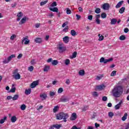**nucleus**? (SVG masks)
<instances>
[{"label":"nucleus","instance_id":"nucleus-59","mask_svg":"<svg viewBox=\"0 0 129 129\" xmlns=\"http://www.w3.org/2000/svg\"><path fill=\"white\" fill-rule=\"evenodd\" d=\"M102 100H103V101H106V100H107V97L103 96L102 97Z\"/></svg>","mask_w":129,"mask_h":129},{"label":"nucleus","instance_id":"nucleus-51","mask_svg":"<svg viewBox=\"0 0 129 129\" xmlns=\"http://www.w3.org/2000/svg\"><path fill=\"white\" fill-rule=\"evenodd\" d=\"M57 6V2H54L51 4V7H56Z\"/></svg>","mask_w":129,"mask_h":129},{"label":"nucleus","instance_id":"nucleus-6","mask_svg":"<svg viewBox=\"0 0 129 129\" xmlns=\"http://www.w3.org/2000/svg\"><path fill=\"white\" fill-rule=\"evenodd\" d=\"M37 85H39V81H35L32 83L30 85L31 88H35Z\"/></svg>","mask_w":129,"mask_h":129},{"label":"nucleus","instance_id":"nucleus-2","mask_svg":"<svg viewBox=\"0 0 129 129\" xmlns=\"http://www.w3.org/2000/svg\"><path fill=\"white\" fill-rule=\"evenodd\" d=\"M69 117L68 113H65L64 112H60L56 115L57 119L61 120V119H63V121L66 122L67 121V118Z\"/></svg>","mask_w":129,"mask_h":129},{"label":"nucleus","instance_id":"nucleus-38","mask_svg":"<svg viewBox=\"0 0 129 129\" xmlns=\"http://www.w3.org/2000/svg\"><path fill=\"white\" fill-rule=\"evenodd\" d=\"M58 108H59L58 106H55L53 109V112L56 113V111H58Z\"/></svg>","mask_w":129,"mask_h":129},{"label":"nucleus","instance_id":"nucleus-26","mask_svg":"<svg viewBox=\"0 0 129 129\" xmlns=\"http://www.w3.org/2000/svg\"><path fill=\"white\" fill-rule=\"evenodd\" d=\"M124 11H125V8L122 7L119 9V14H123V13H124Z\"/></svg>","mask_w":129,"mask_h":129},{"label":"nucleus","instance_id":"nucleus-48","mask_svg":"<svg viewBox=\"0 0 129 129\" xmlns=\"http://www.w3.org/2000/svg\"><path fill=\"white\" fill-rule=\"evenodd\" d=\"M58 93H62L63 92V88H59L57 91Z\"/></svg>","mask_w":129,"mask_h":129},{"label":"nucleus","instance_id":"nucleus-58","mask_svg":"<svg viewBox=\"0 0 129 129\" xmlns=\"http://www.w3.org/2000/svg\"><path fill=\"white\" fill-rule=\"evenodd\" d=\"M55 93L54 92H50L49 95L50 96H54L55 95Z\"/></svg>","mask_w":129,"mask_h":129},{"label":"nucleus","instance_id":"nucleus-49","mask_svg":"<svg viewBox=\"0 0 129 129\" xmlns=\"http://www.w3.org/2000/svg\"><path fill=\"white\" fill-rule=\"evenodd\" d=\"M76 17H77V21H79L81 19V16L78 15V14H76Z\"/></svg>","mask_w":129,"mask_h":129},{"label":"nucleus","instance_id":"nucleus-34","mask_svg":"<svg viewBox=\"0 0 129 129\" xmlns=\"http://www.w3.org/2000/svg\"><path fill=\"white\" fill-rule=\"evenodd\" d=\"M26 105L25 104H22L21 107L20 108L21 109V110H25L26 109Z\"/></svg>","mask_w":129,"mask_h":129},{"label":"nucleus","instance_id":"nucleus-24","mask_svg":"<svg viewBox=\"0 0 129 129\" xmlns=\"http://www.w3.org/2000/svg\"><path fill=\"white\" fill-rule=\"evenodd\" d=\"M35 43H38V44H40V43L42 42V39L40 38H37L35 39Z\"/></svg>","mask_w":129,"mask_h":129},{"label":"nucleus","instance_id":"nucleus-27","mask_svg":"<svg viewBox=\"0 0 129 129\" xmlns=\"http://www.w3.org/2000/svg\"><path fill=\"white\" fill-rule=\"evenodd\" d=\"M49 69H50L49 66H45L43 69V71H44V72H48V71H49Z\"/></svg>","mask_w":129,"mask_h":129},{"label":"nucleus","instance_id":"nucleus-15","mask_svg":"<svg viewBox=\"0 0 129 129\" xmlns=\"http://www.w3.org/2000/svg\"><path fill=\"white\" fill-rule=\"evenodd\" d=\"M31 92H32V89L31 88L26 89L25 91V93L26 95H29V94H31Z\"/></svg>","mask_w":129,"mask_h":129},{"label":"nucleus","instance_id":"nucleus-25","mask_svg":"<svg viewBox=\"0 0 129 129\" xmlns=\"http://www.w3.org/2000/svg\"><path fill=\"white\" fill-rule=\"evenodd\" d=\"M127 117V113H125L123 117L121 118V119L123 121H124L125 119H126Z\"/></svg>","mask_w":129,"mask_h":129},{"label":"nucleus","instance_id":"nucleus-5","mask_svg":"<svg viewBox=\"0 0 129 129\" xmlns=\"http://www.w3.org/2000/svg\"><path fill=\"white\" fill-rule=\"evenodd\" d=\"M13 58H16V54H12L9 57H8L7 59H5L3 60L4 64H8L10 62V61H12Z\"/></svg>","mask_w":129,"mask_h":129},{"label":"nucleus","instance_id":"nucleus-54","mask_svg":"<svg viewBox=\"0 0 129 129\" xmlns=\"http://www.w3.org/2000/svg\"><path fill=\"white\" fill-rule=\"evenodd\" d=\"M31 63L32 65H35V64H36V60L33 59L31 60Z\"/></svg>","mask_w":129,"mask_h":129},{"label":"nucleus","instance_id":"nucleus-19","mask_svg":"<svg viewBox=\"0 0 129 129\" xmlns=\"http://www.w3.org/2000/svg\"><path fill=\"white\" fill-rule=\"evenodd\" d=\"M13 77L16 80H18V79L21 78V75H20V74H17V75L13 76Z\"/></svg>","mask_w":129,"mask_h":129},{"label":"nucleus","instance_id":"nucleus-7","mask_svg":"<svg viewBox=\"0 0 129 129\" xmlns=\"http://www.w3.org/2000/svg\"><path fill=\"white\" fill-rule=\"evenodd\" d=\"M102 8L104 11H107L109 9V4L108 3H105L103 5Z\"/></svg>","mask_w":129,"mask_h":129},{"label":"nucleus","instance_id":"nucleus-42","mask_svg":"<svg viewBox=\"0 0 129 129\" xmlns=\"http://www.w3.org/2000/svg\"><path fill=\"white\" fill-rule=\"evenodd\" d=\"M68 30H69V27L68 26H66L63 29V32H65V33H67L68 32Z\"/></svg>","mask_w":129,"mask_h":129},{"label":"nucleus","instance_id":"nucleus-31","mask_svg":"<svg viewBox=\"0 0 129 129\" xmlns=\"http://www.w3.org/2000/svg\"><path fill=\"white\" fill-rule=\"evenodd\" d=\"M40 97L41 98H43V99H46V97H47V95L46 94H40Z\"/></svg>","mask_w":129,"mask_h":129},{"label":"nucleus","instance_id":"nucleus-22","mask_svg":"<svg viewBox=\"0 0 129 129\" xmlns=\"http://www.w3.org/2000/svg\"><path fill=\"white\" fill-rule=\"evenodd\" d=\"M11 121L12 122H16L17 121V117L16 116H13L11 117Z\"/></svg>","mask_w":129,"mask_h":129},{"label":"nucleus","instance_id":"nucleus-29","mask_svg":"<svg viewBox=\"0 0 129 129\" xmlns=\"http://www.w3.org/2000/svg\"><path fill=\"white\" fill-rule=\"evenodd\" d=\"M99 36V41H102L103 40V39H104V36L101 35V34H98Z\"/></svg>","mask_w":129,"mask_h":129},{"label":"nucleus","instance_id":"nucleus-35","mask_svg":"<svg viewBox=\"0 0 129 129\" xmlns=\"http://www.w3.org/2000/svg\"><path fill=\"white\" fill-rule=\"evenodd\" d=\"M53 127H55V128L59 129V128H60V127H61V125L54 124V125H53Z\"/></svg>","mask_w":129,"mask_h":129},{"label":"nucleus","instance_id":"nucleus-11","mask_svg":"<svg viewBox=\"0 0 129 129\" xmlns=\"http://www.w3.org/2000/svg\"><path fill=\"white\" fill-rule=\"evenodd\" d=\"M121 103H122V101H120L118 104H117V105H116L115 106V109L117 110V109H119V108H120V106L121 105Z\"/></svg>","mask_w":129,"mask_h":129},{"label":"nucleus","instance_id":"nucleus-52","mask_svg":"<svg viewBox=\"0 0 129 129\" xmlns=\"http://www.w3.org/2000/svg\"><path fill=\"white\" fill-rule=\"evenodd\" d=\"M95 18H96V20H99V19H100V14L96 15Z\"/></svg>","mask_w":129,"mask_h":129},{"label":"nucleus","instance_id":"nucleus-43","mask_svg":"<svg viewBox=\"0 0 129 129\" xmlns=\"http://www.w3.org/2000/svg\"><path fill=\"white\" fill-rule=\"evenodd\" d=\"M77 55V52H74L73 53V55H72V57H71L72 59H73V58H76V56Z\"/></svg>","mask_w":129,"mask_h":129},{"label":"nucleus","instance_id":"nucleus-39","mask_svg":"<svg viewBox=\"0 0 129 129\" xmlns=\"http://www.w3.org/2000/svg\"><path fill=\"white\" fill-rule=\"evenodd\" d=\"M125 39V36L124 35H121L119 37V40H120V41H123Z\"/></svg>","mask_w":129,"mask_h":129},{"label":"nucleus","instance_id":"nucleus-63","mask_svg":"<svg viewBox=\"0 0 129 129\" xmlns=\"http://www.w3.org/2000/svg\"><path fill=\"white\" fill-rule=\"evenodd\" d=\"M40 25L41 24L40 23H37L35 24V27L37 28H39Z\"/></svg>","mask_w":129,"mask_h":129},{"label":"nucleus","instance_id":"nucleus-36","mask_svg":"<svg viewBox=\"0 0 129 129\" xmlns=\"http://www.w3.org/2000/svg\"><path fill=\"white\" fill-rule=\"evenodd\" d=\"M19 95H15L14 97L12 98L13 100H17L18 98H19Z\"/></svg>","mask_w":129,"mask_h":129},{"label":"nucleus","instance_id":"nucleus-18","mask_svg":"<svg viewBox=\"0 0 129 129\" xmlns=\"http://www.w3.org/2000/svg\"><path fill=\"white\" fill-rule=\"evenodd\" d=\"M85 75V71H84V70H81L79 72V75H80V76H84Z\"/></svg>","mask_w":129,"mask_h":129},{"label":"nucleus","instance_id":"nucleus-17","mask_svg":"<svg viewBox=\"0 0 129 129\" xmlns=\"http://www.w3.org/2000/svg\"><path fill=\"white\" fill-rule=\"evenodd\" d=\"M50 11H51V12H54V13H58L59 9H58L57 8L54 7L53 8H49Z\"/></svg>","mask_w":129,"mask_h":129},{"label":"nucleus","instance_id":"nucleus-32","mask_svg":"<svg viewBox=\"0 0 129 129\" xmlns=\"http://www.w3.org/2000/svg\"><path fill=\"white\" fill-rule=\"evenodd\" d=\"M101 12V11L100 8H97L95 11V13L96 14H100Z\"/></svg>","mask_w":129,"mask_h":129},{"label":"nucleus","instance_id":"nucleus-9","mask_svg":"<svg viewBox=\"0 0 129 129\" xmlns=\"http://www.w3.org/2000/svg\"><path fill=\"white\" fill-rule=\"evenodd\" d=\"M25 45H29V43H30V39H28L27 38H23V39L22 40V43H24Z\"/></svg>","mask_w":129,"mask_h":129},{"label":"nucleus","instance_id":"nucleus-14","mask_svg":"<svg viewBox=\"0 0 129 129\" xmlns=\"http://www.w3.org/2000/svg\"><path fill=\"white\" fill-rule=\"evenodd\" d=\"M63 41L64 43H66V44H67L69 42V37L68 36H65L63 38Z\"/></svg>","mask_w":129,"mask_h":129},{"label":"nucleus","instance_id":"nucleus-21","mask_svg":"<svg viewBox=\"0 0 129 129\" xmlns=\"http://www.w3.org/2000/svg\"><path fill=\"white\" fill-rule=\"evenodd\" d=\"M116 22H117V20L116 19L113 18L111 20V25H115L116 24Z\"/></svg>","mask_w":129,"mask_h":129},{"label":"nucleus","instance_id":"nucleus-30","mask_svg":"<svg viewBox=\"0 0 129 129\" xmlns=\"http://www.w3.org/2000/svg\"><path fill=\"white\" fill-rule=\"evenodd\" d=\"M18 72H19V70L16 69L14 70L13 72V76H14L15 75H17V74H19Z\"/></svg>","mask_w":129,"mask_h":129},{"label":"nucleus","instance_id":"nucleus-3","mask_svg":"<svg viewBox=\"0 0 129 129\" xmlns=\"http://www.w3.org/2000/svg\"><path fill=\"white\" fill-rule=\"evenodd\" d=\"M57 50L59 53H63L64 51H66V47L63 43H59L57 45Z\"/></svg>","mask_w":129,"mask_h":129},{"label":"nucleus","instance_id":"nucleus-62","mask_svg":"<svg viewBox=\"0 0 129 129\" xmlns=\"http://www.w3.org/2000/svg\"><path fill=\"white\" fill-rule=\"evenodd\" d=\"M22 57H23V54L20 53L18 56H17V58L18 59H21V58H22Z\"/></svg>","mask_w":129,"mask_h":129},{"label":"nucleus","instance_id":"nucleus-23","mask_svg":"<svg viewBox=\"0 0 129 129\" xmlns=\"http://www.w3.org/2000/svg\"><path fill=\"white\" fill-rule=\"evenodd\" d=\"M58 62L57 60H53L51 62V64L53 65V66H56V65H58Z\"/></svg>","mask_w":129,"mask_h":129},{"label":"nucleus","instance_id":"nucleus-55","mask_svg":"<svg viewBox=\"0 0 129 129\" xmlns=\"http://www.w3.org/2000/svg\"><path fill=\"white\" fill-rule=\"evenodd\" d=\"M87 109H88V106H86L83 108L82 110L83 111H86Z\"/></svg>","mask_w":129,"mask_h":129},{"label":"nucleus","instance_id":"nucleus-12","mask_svg":"<svg viewBox=\"0 0 129 129\" xmlns=\"http://www.w3.org/2000/svg\"><path fill=\"white\" fill-rule=\"evenodd\" d=\"M18 18L17 19V21H20L22 19V17H23V13L22 12H20L17 14Z\"/></svg>","mask_w":129,"mask_h":129},{"label":"nucleus","instance_id":"nucleus-28","mask_svg":"<svg viewBox=\"0 0 129 129\" xmlns=\"http://www.w3.org/2000/svg\"><path fill=\"white\" fill-rule=\"evenodd\" d=\"M7 120V116H5L3 119H1L0 120V123L1 124H3Z\"/></svg>","mask_w":129,"mask_h":129},{"label":"nucleus","instance_id":"nucleus-57","mask_svg":"<svg viewBox=\"0 0 129 129\" xmlns=\"http://www.w3.org/2000/svg\"><path fill=\"white\" fill-rule=\"evenodd\" d=\"M67 14L68 15H70V14H71V10H70V9L68 8L67 10Z\"/></svg>","mask_w":129,"mask_h":129},{"label":"nucleus","instance_id":"nucleus-40","mask_svg":"<svg viewBox=\"0 0 129 129\" xmlns=\"http://www.w3.org/2000/svg\"><path fill=\"white\" fill-rule=\"evenodd\" d=\"M64 64H66V65H69V64H70V60L68 59H66L64 61Z\"/></svg>","mask_w":129,"mask_h":129},{"label":"nucleus","instance_id":"nucleus-46","mask_svg":"<svg viewBox=\"0 0 129 129\" xmlns=\"http://www.w3.org/2000/svg\"><path fill=\"white\" fill-rule=\"evenodd\" d=\"M16 37H17V35H16V34H13L10 37V39H11L13 41L14 39H15V38H16Z\"/></svg>","mask_w":129,"mask_h":129},{"label":"nucleus","instance_id":"nucleus-13","mask_svg":"<svg viewBox=\"0 0 129 129\" xmlns=\"http://www.w3.org/2000/svg\"><path fill=\"white\" fill-rule=\"evenodd\" d=\"M26 21H27V17H25L24 18H22L20 22V25H23V24H25L26 23Z\"/></svg>","mask_w":129,"mask_h":129},{"label":"nucleus","instance_id":"nucleus-45","mask_svg":"<svg viewBox=\"0 0 129 129\" xmlns=\"http://www.w3.org/2000/svg\"><path fill=\"white\" fill-rule=\"evenodd\" d=\"M115 75H116V71H113L111 73V76H115Z\"/></svg>","mask_w":129,"mask_h":129},{"label":"nucleus","instance_id":"nucleus-50","mask_svg":"<svg viewBox=\"0 0 129 129\" xmlns=\"http://www.w3.org/2000/svg\"><path fill=\"white\" fill-rule=\"evenodd\" d=\"M10 92L15 93L16 92V88H12L10 90Z\"/></svg>","mask_w":129,"mask_h":129},{"label":"nucleus","instance_id":"nucleus-4","mask_svg":"<svg viewBox=\"0 0 129 129\" xmlns=\"http://www.w3.org/2000/svg\"><path fill=\"white\" fill-rule=\"evenodd\" d=\"M111 61H113V58L112 57L109 59H104V57H101L100 59V62L104 63V64H106V63H109Z\"/></svg>","mask_w":129,"mask_h":129},{"label":"nucleus","instance_id":"nucleus-37","mask_svg":"<svg viewBox=\"0 0 129 129\" xmlns=\"http://www.w3.org/2000/svg\"><path fill=\"white\" fill-rule=\"evenodd\" d=\"M47 3H48V0H46L44 2H42L40 3V6L42 7V6H44V5H46V4H47Z\"/></svg>","mask_w":129,"mask_h":129},{"label":"nucleus","instance_id":"nucleus-10","mask_svg":"<svg viewBox=\"0 0 129 129\" xmlns=\"http://www.w3.org/2000/svg\"><path fill=\"white\" fill-rule=\"evenodd\" d=\"M77 118V115L76 113H73L70 118L71 120H75Z\"/></svg>","mask_w":129,"mask_h":129},{"label":"nucleus","instance_id":"nucleus-20","mask_svg":"<svg viewBox=\"0 0 129 129\" xmlns=\"http://www.w3.org/2000/svg\"><path fill=\"white\" fill-rule=\"evenodd\" d=\"M71 34L73 37H75V36L77 35V32H76L74 30H72L71 31Z\"/></svg>","mask_w":129,"mask_h":129},{"label":"nucleus","instance_id":"nucleus-53","mask_svg":"<svg viewBox=\"0 0 129 129\" xmlns=\"http://www.w3.org/2000/svg\"><path fill=\"white\" fill-rule=\"evenodd\" d=\"M93 18V16L92 15H89L88 16V19L90 20V21H92Z\"/></svg>","mask_w":129,"mask_h":129},{"label":"nucleus","instance_id":"nucleus-61","mask_svg":"<svg viewBox=\"0 0 129 129\" xmlns=\"http://www.w3.org/2000/svg\"><path fill=\"white\" fill-rule=\"evenodd\" d=\"M17 6V3H14L13 4L11 5L12 8H16Z\"/></svg>","mask_w":129,"mask_h":129},{"label":"nucleus","instance_id":"nucleus-56","mask_svg":"<svg viewBox=\"0 0 129 129\" xmlns=\"http://www.w3.org/2000/svg\"><path fill=\"white\" fill-rule=\"evenodd\" d=\"M95 22L97 25H100V22H101L100 20L99 19L96 20Z\"/></svg>","mask_w":129,"mask_h":129},{"label":"nucleus","instance_id":"nucleus-47","mask_svg":"<svg viewBox=\"0 0 129 129\" xmlns=\"http://www.w3.org/2000/svg\"><path fill=\"white\" fill-rule=\"evenodd\" d=\"M28 70L29 71H30L31 72H32V71H33V70H34V67L33 66H30L28 68Z\"/></svg>","mask_w":129,"mask_h":129},{"label":"nucleus","instance_id":"nucleus-1","mask_svg":"<svg viewBox=\"0 0 129 129\" xmlns=\"http://www.w3.org/2000/svg\"><path fill=\"white\" fill-rule=\"evenodd\" d=\"M122 94V88L121 86L116 87L112 91V94L114 97H119Z\"/></svg>","mask_w":129,"mask_h":129},{"label":"nucleus","instance_id":"nucleus-64","mask_svg":"<svg viewBox=\"0 0 129 129\" xmlns=\"http://www.w3.org/2000/svg\"><path fill=\"white\" fill-rule=\"evenodd\" d=\"M124 33H128V28H125L124 29Z\"/></svg>","mask_w":129,"mask_h":129},{"label":"nucleus","instance_id":"nucleus-33","mask_svg":"<svg viewBox=\"0 0 129 129\" xmlns=\"http://www.w3.org/2000/svg\"><path fill=\"white\" fill-rule=\"evenodd\" d=\"M92 95L94 97H97L98 96V93H97V92H93Z\"/></svg>","mask_w":129,"mask_h":129},{"label":"nucleus","instance_id":"nucleus-60","mask_svg":"<svg viewBox=\"0 0 129 129\" xmlns=\"http://www.w3.org/2000/svg\"><path fill=\"white\" fill-rule=\"evenodd\" d=\"M53 61V59L52 58H49L47 59V63H50V62H52Z\"/></svg>","mask_w":129,"mask_h":129},{"label":"nucleus","instance_id":"nucleus-44","mask_svg":"<svg viewBox=\"0 0 129 129\" xmlns=\"http://www.w3.org/2000/svg\"><path fill=\"white\" fill-rule=\"evenodd\" d=\"M113 115H114V114L113 113H112V112H109L108 113L109 117H112V116H113Z\"/></svg>","mask_w":129,"mask_h":129},{"label":"nucleus","instance_id":"nucleus-8","mask_svg":"<svg viewBox=\"0 0 129 129\" xmlns=\"http://www.w3.org/2000/svg\"><path fill=\"white\" fill-rule=\"evenodd\" d=\"M60 101L61 102H68V101H69V98L68 97H62L60 98Z\"/></svg>","mask_w":129,"mask_h":129},{"label":"nucleus","instance_id":"nucleus-16","mask_svg":"<svg viewBox=\"0 0 129 129\" xmlns=\"http://www.w3.org/2000/svg\"><path fill=\"white\" fill-rule=\"evenodd\" d=\"M122 4H123V1H122L121 2H119L116 5V9H119L121 6H122Z\"/></svg>","mask_w":129,"mask_h":129},{"label":"nucleus","instance_id":"nucleus-41","mask_svg":"<svg viewBox=\"0 0 129 129\" xmlns=\"http://www.w3.org/2000/svg\"><path fill=\"white\" fill-rule=\"evenodd\" d=\"M101 18H102V19H105V18H106V13H102L101 15Z\"/></svg>","mask_w":129,"mask_h":129}]
</instances>
